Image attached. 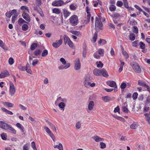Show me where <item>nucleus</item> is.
<instances>
[{
	"label": "nucleus",
	"mask_w": 150,
	"mask_h": 150,
	"mask_svg": "<svg viewBox=\"0 0 150 150\" xmlns=\"http://www.w3.org/2000/svg\"><path fill=\"white\" fill-rule=\"evenodd\" d=\"M76 6L74 5L73 4H71L69 6V8L70 9L73 11L76 10Z\"/></svg>",
	"instance_id": "43"
},
{
	"label": "nucleus",
	"mask_w": 150,
	"mask_h": 150,
	"mask_svg": "<svg viewBox=\"0 0 150 150\" xmlns=\"http://www.w3.org/2000/svg\"><path fill=\"white\" fill-rule=\"evenodd\" d=\"M70 66V64L69 63H67V65L65 66H64L63 65H61L59 67V69L60 70L62 69H66L69 67Z\"/></svg>",
	"instance_id": "21"
},
{
	"label": "nucleus",
	"mask_w": 150,
	"mask_h": 150,
	"mask_svg": "<svg viewBox=\"0 0 150 150\" xmlns=\"http://www.w3.org/2000/svg\"><path fill=\"white\" fill-rule=\"evenodd\" d=\"M106 41L104 39H100L98 42V44L103 45L106 44Z\"/></svg>",
	"instance_id": "33"
},
{
	"label": "nucleus",
	"mask_w": 150,
	"mask_h": 150,
	"mask_svg": "<svg viewBox=\"0 0 150 150\" xmlns=\"http://www.w3.org/2000/svg\"><path fill=\"white\" fill-rule=\"evenodd\" d=\"M31 146L34 150H37L34 142L33 141L31 142Z\"/></svg>",
	"instance_id": "50"
},
{
	"label": "nucleus",
	"mask_w": 150,
	"mask_h": 150,
	"mask_svg": "<svg viewBox=\"0 0 150 150\" xmlns=\"http://www.w3.org/2000/svg\"><path fill=\"white\" fill-rule=\"evenodd\" d=\"M44 129L46 131V132L49 134L51 132V131L47 127H44Z\"/></svg>",
	"instance_id": "60"
},
{
	"label": "nucleus",
	"mask_w": 150,
	"mask_h": 150,
	"mask_svg": "<svg viewBox=\"0 0 150 150\" xmlns=\"http://www.w3.org/2000/svg\"><path fill=\"white\" fill-rule=\"evenodd\" d=\"M107 84L109 86L114 88L115 89L117 88L116 84L114 81H108L107 82Z\"/></svg>",
	"instance_id": "9"
},
{
	"label": "nucleus",
	"mask_w": 150,
	"mask_h": 150,
	"mask_svg": "<svg viewBox=\"0 0 150 150\" xmlns=\"http://www.w3.org/2000/svg\"><path fill=\"white\" fill-rule=\"evenodd\" d=\"M29 145L28 144H25L23 146V150H28Z\"/></svg>",
	"instance_id": "48"
},
{
	"label": "nucleus",
	"mask_w": 150,
	"mask_h": 150,
	"mask_svg": "<svg viewBox=\"0 0 150 150\" xmlns=\"http://www.w3.org/2000/svg\"><path fill=\"white\" fill-rule=\"evenodd\" d=\"M122 54L124 55L125 56L126 59H127L129 58V55L126 52L123 50L122 51Z\"/></svg>",
	"instance_id": "51"
},
{
	"label": "nucleus",
	"mask_w": 150,
	"mask_h": 150,
	"mask_svg": "<svg viewBox=\"0 0 150 150\" xmlns=\"http://www.w3.org/2000/svg\"><path fill=\"white\" fill-rule=\"evenodd\" d=\"M41 52V51L40 50H36L34 51V54L36 56H38L40 55Z\"/></svg>",
	"instance_id": "40"
},
{
	"label": "nucleus",
	"mask_w": 150,
	"mask_h": 150,
	"mask_svg": "<svg viewBox=\"0 0 150 150\" xmlns=\"http://www.w3.org/2000/svg\"><path fill=\"white\" fill-rule=\"evenodd\" d=\"M38 45V44L36 43H33L31 46L30 48L32 50H35L37 47Z\"/></svg>",
	"instance_id": "28"
},
{
	"label": "nucleus",
	"mask_w": 150,
	"mask_h": 150,
	"mask_svg": "<svg viewBox=\"0 0 150 150\" xmlns=\"http://www.w3.org/2000/svg\"><path fill=\"white\" fill-rule=\"evenodd\" d=\"M0 46L5 50H8V48L4 47V42L1 40H0Z\"/></svg>",
	"instance_id": "35"
},
{
	"label": "nucleus",
	"mask_w": 150,
	"mask_h": 150,
	"mask_svg": "<svg viewBox=\"0 0 150 150\" xmlns=\"http://www.w3.org/2000/svg\"><path fill=\"white\" fill-rule=\"evenodd\" d=\"M101 69H94L93 71V74L97 76H101Z\"/></svg>",
	"instance_id": "14"
},
{
	"label": "nucleus",
	"mask_w": 150,
	"mask_h": 150,
	"mask_svg": "<svg viewBox=\"0 0 150 150\" xmlns=\"http://www.w3.org/2000/svg\"><path fill=\"white\" fill-rule=\"evenodd\" d=\"M138 93L137 92L134 93L132 95V98L134 100H135L137 98Z\"/></svg>",
	"instance_id": "56"
},
{
	"label": "nucleus",
	"mask_w": 150,
	"mask_h": 150,
	"mask_svg": "<svg viewBox=\"0 0 150 150\" xmlns=\"http://www.w3.org/2000/svg\"><path fill=\"white\" fill-rule=\"evenodd\" d=\"M64 4V2L62 0H58L53 1L52 3V6H62Z\"/></svg>",
	"instance_id": "7"
},
{
	"label": "nucleus",
	"mask_w": 150,
	"mask_h": 150,
	"mask_svg": "<svg viewBox=\"0 0 150 150\" xmlns=\"http://www.w3.org/2000/svg\"><path fill=\"white\" fill-rule=\"evenodd\" d=\"M48 51L47 50H44L42 52V56L43 57L46 56L48 54Z\"/></svg>",
	"instance_id": "45"
},
{
	"label": "nucleus",
	"mask_w": 150,
	"mask_h": 150,
	"mask_svg": "<svg viewBox=\"0 0 150 150\" xmlns=\"http://www.w3.org/2000/svg\"><path fill=\"white\" fill-rule=\"evenodd\" d=\"M94 102L92 101H91L89 103L88 105V109L89 110H91L94 107Z\"/></svg>",
	"instance_id": "17"
},
{
	"label": "nucleus",
	"mask_w": 150,
	"mask_h": 150,
	"mask_svg": "<svg viewBox=\"0 0 150 150\" xmlns=\"http://www.w3.org/2000/svg\"><path fill=\"white\" fill-rule=\"evenodd\" d=\"M138 85L140 86L146 88H147V90L149 91L150 93V87L146 84L145 81L141 80H139L138 81Z\"/></svg>",
	"instance_id": "5"
},
{
	"label": "nucleus",
	"mask_w": 150,
	"mask_h": 150,
	"mask_svg": "<svg viewBox=\"0 0 150 150\" xmlns=\"http://www.w3.org/2000/svg\"><path fill=\"white\" fill-rule=\"evenodd\" d=\"M127 86V84L124 83V82H123L122 83L120 87L121 89H124Z\"/></svg>",
	"instance_id": "47"
},
{
	"label": "nucleus",
	"mask_w": 150,
	"mask_h": 150,
	"mask_svg": "<svg viewBox=\"0 0 150 150\" xmlns=\"http://www.w3.org/2000/svg\"><path fill=\"white\" fill-rule=\"evenodd\" d=\"M99 19L100 18H99ZM100 20L97 17L96 18V22H95V28H98V29L101 30L102 29V27L103 26V24L100 21Z\"/></svg>",
	"instance_id": "4"
},
{
	"label": "nucleus",
	"mask_w": 150,
	"mask_h": 150,
	"mask_svg": "<svg viewBox=\"0 0 150 150\" xmlns=\"http://www.w3.org/2000/svg\"><path fill=\"white\" fill-rule=\"evenodd\" d=\"M133 31L136 33H137L138 32V29L137 26H134L133 27Z\"/></svg>",
	"instance_id": "57"
},
{
	"label": "nucleus",
	"mask_w": 150,
	"mask_h": 150,
	"mask_svg": "<svg viewBox=\"0 0 150 150\" xmlns=\"http://www.w3.org/2000/svg\"><path fill=\"white\" fill-rule=\"evenodd\" d=\"M1 110L3 112H5L7 114L10 115H13V113L12 112L7 110L5 108H2Z\"/></svg>",
	"instance_id": "25"
},
{
	"label": "nucleus",
	"mask_w": 150,
	"mask_h": 150,
	"mask_svg": "<svg viewBox=\"0 0 150 150\" xmlns=\"http://www.w3.org/2000/svg\"><path fill=\"white\" fill-rule=\"evenodd\" d=\"M100 148L101 149H103L106 147V146L105 144L103 142H100Z\"/></svg>",
	"instance_id": "52"
},
{
	"label": "nucleus",
	"mask_w": 150,
	"mask_h": 150,
	"mask_svg": "<svg viewBox=\"0 0 150 150\" xmlns=\"http://www.w3.org/2000/svg\"><path fill=\"white\" fill-rule=\"evenodd\" d=\"M87 47L85 46L83 47V56L84 57H85L87 52Z\"/></svg>",
	"instance_id": "31"
},
{
	"label": "nucleus",
	"mask_w": 150,
	"mask_h": 150,
	"mask_svg": "<svg viewBox=\"0 0 150 150\" xmlns=\"http://www.w3.org/2000/svg\"><path fill=\"white\" fill-rule=\"evenodd\" d=\"M63 14L64 16L67 18L70 14V13L66 9L63 10Z\"/></svg>",
	"instance_id": "26"
},
{
	"label": "nucleus",
	"mask_w": 150,
	"mask_h": 150,
	"mask_svg": "<svg viewBox=\"0 0 150 150\" xmlns=\"http://www.w3.org/2000/svg\"><path fill=\"white\" fill-rule=\"evenodd\" d=\"M65 104L64 102H61L59 104V107L61 108H62L63 110H64V108L65 106Z\"/></svg>",
	"instance_id": "36"
},
{
	"label": "nucleus",
	"mask_w": 150,
	"mask_h": 150,
	"mask_svg": "<svg viewBox=\"0 0 150 150\" xmlns=\"http://www.w3.org/2000/svg\"><path fill=\"white\" fill-rule=\"evenodd\" d=\"M1 137L2 139L6 140V135L5 133H3L1 135Z\"/></svg>",
	"instance_id": "55"
},
{
	"label": "nucleus",
	"mask_w": 150,
	"mask_h": 150,
	"mask_svg": "<svg viewBox=\"0 0 150 150\" xmlns=\"http://www.w3.org/2000/svg\"><path fill=\"white\" fill-rule=\"evenodd\" d=\"M54 148H57L59 150H63L62 145L60 143L59 144V145H54Z\"/></svg>",
	"instance_id": "23"
},
{
	"label": "nucleus",
	"mask_w": 150,
	"mask_h": 150,
	"mask_svg": "<svg viewBox=\"0 0 150 150\" xmlns=\"http://www.w3.org/2000/svg\"><path fill=\"white\" fill-rule=\"evenodd\" d=\"M98 53V52H97V51L94 53L93 54V56L95 58L99 59H100V57L99 55H97Z\"/></svg>",
	"instance_id": "61"
},
{
	"label": "nucleus",
	"mask_w": 150,
	"mask_h": 150,
	"mask_svg": "<svg viewBox=\"0 0 150 150\" xmlns=\"http://www.w3.org/2000/svg\"><path fill=\"white\" fill-rule=\"evenodd\" d=\"M130 65L136 73H141L142 70L139 65L137 63L135 62H132L130 64Z\"/></svg>",
	"instance_id": "2"
},
{
	"label": "nucleus",
	"mask_w": 150,
	"mask_h": 150,
	"mask_svg": "<svg viewBox=\"0 0 150 150\" xmlns=\"http://www.w3.org/2000/svg\"><path fill=\"white\" fill-rule=\"evenodd\" d=\"M0 127L3 129L9 130L13 134H15L16 133V131L11 125L6 123L3 121H0Z\"/></svg>",
	"instance_id": "1"
},
{
	"label": "nucleus",
	"mask_w": 150,
	"mask_h": 150,
	"mask_svg": "<svg viewBox=\"0 0 150 150\" xmlns=\"http://www.w3.org/2000/svg\"><path fill=\"white\" fill-rule=\"evenodd\" d=\"M14 63V60L13 59L12 57H10L8 60V63L9 64L11 65L13 64Z\"/></svg>",
	"instance_id": "53"
},
{
	"label": "nucleus",
	"mask_w": 150,
	"mask_h": 150,
	"mask_svg": "<svg viewBox=\"0 0 150 150\" xmlns=\"http://www.w3.org/2000/svg\"><path fill=\"white\" fill-rule=\"evenodd\" d=\"M101 75L105 77H108L109 76L107 71L104 68L101 69Z\"/></svg>",
	"instance_id": "15"
},
{
	"label": "nucleus",
	"mask_w": 150,
	"mask_h": 150,
	"mask_svg": "<svg viewBox=\"0 0 150 150\" xmlns=\"http://www.w3.org/2000/svg\"><path fill=\"white\" fill-rule=\"evenodd\" d=\"M137 124L136 122H134L132 125L130 126V127L132 129H135L137 127Z\"/></svg>",
	"instance_id": "34"
},
{
	"label": "nucleus",
	"mask_w": 150,
	"mask_h": 150,
	"mask_svg": "<svg viewBox=\"0 0 150 150\" xmlns=\"http://www.w3.org/2000/svg\"><path fill=\"white\" fill-rule=\"evenodd\" d=\"M22 16L24 19L28 22L30 21V16L27 13H24L22 14Z\"/></svg>",
	"instance_id": "12"
},
{
	"label": "nucleus",
	"mask_w": 150,
	"mask_h": 150,
	"mask_svg": "<svg viewBox=\"0 0 150 150\" xmlns=\"http://www.w3.org/2000/svg\"><path fill=\"white\" fill-rule=\"evenodd\" d=\"M1 75L3 78H4L7 76H9V74L8 71L7 70H5L3 72L1 73Z\"/></svg>",
	"instance_id": "20"
},
{
	"label": "nucleus",
	"mask_w": 150,
	"mask_h": 150,
	"mask_svg": "<svg viewBox=\"0 0 150 150\" xmlns=\"http://www.w3.org/2000/svg\"><path fill=\"white\" fill-rule=\"evenodd\" d=\"M59 100L64 102H66L67 101V100L66 98H62L61 96L57 98V101Z\"/></svg>",
	"instance_id": "41"
},
{
	"label": "nucleus",
	"mask_w": 150,
	"mask_h": 150,
	"mask_svg": "<svg viewBox=\"0 0 150 150\" xmlns=\"http://www.w3.org/2000/svg\"><path fill=\"white\" fill-rule=\"evenodd\" d=\"M92 138L96 142H99L104 141V139L97 135H95L92 137Z\"/></svg>",
	"instance_id": "11"
},
{
	"label": "nucleus",
	"mask_w": 150,
	"mask_h": 150,
	"mask_svg": "<svg viewBox=\"0 0 150 150\" xmlns=\"http://www.w3.org/2000/svg\"><path fill=\"white\" fill-rule=\"evenodd\" d=\"M60 61L61 62H62V64H63L65 65L67 63V62H66L65 60L63 58H60Z\"/></svg>",
	"instance_id": "64"
},
{
	"label": "nucleus",
	"mask_w": 150,
	"mask_h": 150,
	"mask_svg": "<svg viewBox=\"0 0 150 150\" xmlns=\"http://www.w3.org/2000/svg\"><path fill=\"white\" fill-rule=\"evenodd\" d=\"M18 23L20 25H21L23 23H26L27 24L28 23V22L25 21L22 18H20L18 20Z\"/></svg>",
	"instance_id": "22"
},
{
	"label": "nucleus",
	"mask_w": 150,
	"mask_h": 150,
	"mask_svg": "<svg viewBox=\"0 0 150 150\" xmlns=\"http://www.w3.org/2000/svg\"><path fill=\"white\" fill-rule=\"evenodd\" d=\"M52 12L56 14H59L61 12L59 9L57 8H54L52 10Z\"/></svg>",
	"instance_id": "30"
},
{
	"label": "nucleus",
	"mask_w": 150,
	"mask_h": 150,
	"mask_svg": "<svg viewBox=\"0 0 150 150\" xmlns=\"http://www.w3.org/2000/svg\"><path fill=\"white\" fill-rule=\"evenodd\" d=\"M61 41V40H58L56 41V42H53L52 44V46L55 48H57L62 44Z\"/></svg>",
	"instance_id": "13"
},
{
	"label": "nucleus",
	"mask_w": 150,
	"mask_h": 150,
	"mask_svg": "<svg viewBox=\"0 0 150 150\" xmlns=\"http://www.w3.org/2000/svg\"><path fill=\"white\" fill-rule=\"evenodd\" d=\"M109 9L111 11H114L116 9V7L115 5H112L110 6Z\"/></svg>",
	"instance_id": "38"
},
{
	"label": "nucleus",
	"mask_w": 150,
	"mask_h": 150,
	"mask_svg": "<svg viewBox=\"0 0 150 150\" xmlns=\"http://www.w3.org/2000/svg\"><path fill=\"white\" fill-rule=\"evenodd\" d=\"M65 45L67 43L70 39L66 35H64L63 37Z\"/></svg>",
	"instance_id": "18"
},
{
	"label": "nucleus",
	"mask_w": 150,
	"mask_h": 150,
	"mask_svg": "<svg viewBox=\"0 0 150 150\" xmlns=\"http://www.w3.org/2000/svg\"><path fill=\"white\" fill-rule=\"evenodd\" d=\"M39 62L38 61L37 59H34L32 65L35 66Z\"/></svg>",
	"instance_id": "58"
},
{
	"label": "nucleus",
	"mask_w": 150,
	"mask_h": 150,
	"mask_svg": "<svg viewBox=\"0 0 150 150\" xmlns=\"http://www.w3.org/2000/svg\"><path fill=\"white\" fill-rule=\"evenodd\" d=\"M122 111L123 112L127 113L129 112L128 109L125 106H123L122 108Z\"/></svg>",
	"instance_id": "49"
},
{
	"label": "nucleus",
	"mask_w": 150,
	"mask_h": 150,
	"mask_svg": "<svg viewBox=\"0 0 150 150\" xmlns=\"http://www.w3.org/2000/svg\"><path fill=\"white\" fill-rule=\"evenodd\" d=\"M46 122L47 123L48 125L50 126V127L52 129L54 130L55 132H57V130L56 128L53 124L47 120L46 121Z\"/></svg>",
	"instance_id": "16"
},
{
	"label": "nucleus",
	"mask_w": 150,
	"mask_h": 150,
	"mask_svg": "<svg viewBox=\"0 0 150 150\" xmlns=\"http://www.w3.org/2000/svg\"><path fill=\"white\" fill-rule=\"evenodd\" d=\"M98 33L97 32L95 33L94 36L93 38V42H95L97 38Z\"/></svg>",
	"instance_id": "32"
},
{
	"label": "nucleus",
	"mask_w": 150,
	"mask_h": 150,
	"mask_svg": "<svg viewBox=\"0 0 150 150\" xmlns=\"http://www.w3.org/2000/svg\"><path fill=\"white\" fill-rule=\"evenodd\" d=\"M3 104L5 106H7L8 107H13V104L11 103L7 102H4L3 103Z\"/></svg>",
	"instance_id": "19"
},
{
	"label": "nucleus",
	"mask_w": 150,
	"mask_h": 150,
	"mask_svg": "<svg viewBox=\"0 0 150 150\" xmlns=\"http://www.w3.org/2000/svg\"><path fill=\"white\" fill-rule=\"evenodd\" d=\"M83 83L86 87L88 88L90 86L91 82H90L89 81H84Z\"/></svg>",
	"instance_id": "44"
},
{
	"label": "nucleus",
	"mask_w": 150,
	"mask_h": 150,
	"mask_svg": "<svg viewBox=\"0 0 150 150\" xmlns=\"http://www.w3.org/2000/svg\"><path fill=\"white\" fill-rule=\"evenodd\" d=\"M105 90L107 92H109L112 91L113 90H114V91H117V89H115V88L108 89V88H105Z\"/></svg>",
	"instance_id": "59"
},
{
	"label": "nucleus",
	"mask_w": 150,
	"mask_h": 150,
	"mask_svg": "<svg viewBox=\"0 0 150 150\" xmlns=\"http://www.w3.org/2000/svg\"><path fill=\"white\" fill-rule=\"evenodd\" d=\"M103 100L105 102H109L110 100H112L114 98L106 96H103L102 98Z\"/></svg>",
	"instance_id": "10"
},
{
	"label": "nucleus",
	"mask_w": 150,
	"mask_h": 150,
	"mask_svg": "<svg viewBox=\"0 0 150 150\" xmlns=\"http://www.w3.org/2000/svg\"><path fill=\"white\" fill-rule=\"evenodd\" d=\"M120 109L119 106H117L115 108L114 112L116 113L117 112H120Z\"/></svg>",
	"instance_id": "62"
},
{
	"label": "nucleus",
	"mask_w": 150,
	"mask_h": 150,
	"mask_svg": "<svg viewBox=\"0 0 150 150\" xmlns=\"http://www.w3.org/2000/svg\"><path fill=\"white\" fill-rule=\"evenodd\" d=\"M81 67V64L79 58L76 59V61L75 62L74 69L76 70H79Z\"/></svg>",
	"instance_id": "8"
},
{
	"label": "nucleus",
	"mask_w": 150,
	"mask_h": 150,
	"mask_svg": "<svg viewBox=\"0 0 150 150\" xmlns=\"http://www.w3.org/2000/svg\"><path fill=\"white\" fill-rule=\"evenodd\" d=\"M28 26L27 24H23L22 26V29L23 31H26L28 29Z\"/></svg>",
	"instance_id": "39"
},
{
	"label": "nucleus",
	"mask_w": 150,
	"mask_h": 150,
	"mask_svg": "<svg viewBox=\"0 0 150 150\" xmlns=\"http://www.w3.org/2000/svg\"><path fill=\"white\" fill-rule=\"evenodd\" d=\"M144 116L145 117L146 119L148 122V123L150 124V117L149 116V113H145L144 114Z\"/></svg>",
	"instance_id": "24"
},
{
	"label": "nucleus",
	"mask_w": 150,
	"mask_h": 150,
	"mask_svg": "<svg viewBox=\"0 0 150 150\" xmlns=\"http://www.w3.org/2000/svg\"><path fill=\"white\" fill-rule=\"evenodd\" d=\"M67 43L70 47L72 49L74 48V46L73 43L71 40Z\"/></svg>",
	"instance_id": "37"
},
{
	"label": "nucleus",
	"mask_w": 150,
	"mask_h": 150,
	"mask_svg": "<svg viewBox=\"0 0 150 150\" xmlns=\"http://www.w3.org/2000/svg\"><path fill=\"white\" fill-rule=\"evenodd\" d=\"M9 91L11 96H13L16 92V89L14 86L13 83L11 82L10 83Z\"/></svg>",
	"instance_id": "6"
},
{
	"label": "nucleus",
	"mask_w": 150,
	"mask_h": 150,
	"mask_svg": "<svg viewBox=\"0 0 150 150\" xmlns=\"http://www.w3.org/2000/svg\"><path fill=\"white\" fill-rule=\"evenodd\" d=\"M135 39V35L133 33H130L129 36V39L132 41H134Z\"/></svg>",
	"instance_id": "27"
},
{
	"label": "nucleus",
	"mask_w": 150,
	"mask_h": 150,
	"mask_svg": "<svg viewBox=\"0 0 150 150\" xmlns=\"http://www.w3.org/2000/svg\"><path fill=\"white\" fill-rule=\"evenodd\" d=\"M69 21L70 23L72 25L75 26L77 24L78 16L76 15H73L70 18Z\"/></svg>",
	"instance_id": "3"
},
{
	"label": "nucleus",
	"mask_w": 150,
	"mask_h": 150,
	"mask_svg": "<svg viewBox=\"0 0 150 150\" xmlns=\"http://www.w3.org/2000/svg\"><path fill=\"white\" fill-rule=\"evenodd\" d=\"M120 16H121L120 15V14L119 13H114L113 15V18H117L118 17Z\"/></svg>",
	"instance_id": "63"
},
{
	"label": "nucleus",
	"mask_w": 150,
	"mask_h": 150,
	"mask_svg": "<svg viewBox=\"0 0 150 150\" xmlns=\"http://www.w3.org/2000/svg\"><path fill=\"white\" fill-rule=\"evenodd\" d=\"M97 52L101 56H103L104 54V50L103 49L99 48Z\"/></svg>",
	"instance_id": "29"
},
{
	"label": "nucleus",
	"mask_w": 150,
	"mask_h": 150,
	"mask_svg": "<svg viewBox=\"0 0 150 150\" xmlns=\"http://www.w3.org/2000/svg\"><path fill=\"white\" fill-rule=\"evenodd\" d=\"M140 48L142 49H144L145 48V44L144 42H140L139 43Z\"/></svg>",
	"instance_id": "46"
},
{
	"label": "nucleus",
	"mask_w": 150,
	"mask_h": 150,
	"mask_svg": "<svg viewBox=\"0 0 150 150\" xmlns=\"http://www.w3.org/2000/svg\"><path fill=\"white\" fill-rule=\"evenodd\" d=\"M116 5L117 6L121 7L123 5V3L121 1H118Z\"/></svg>",
	"instance_id": "54"
},
{
	"label": "nucleus",
	"mask_w": 150,
	"mask_h": 150,
	"mask_svg": "<svg viewBox=\"0 0 150 150\" xmlns=\"http://www.w3.org/2000/svg\"><path fill=\"white\" fill-rule=\"evenodd\" d=\"M81 122L78 121L76 124V127L77 129H79L81 128Z\"/></svg>",
	"instance_id": "42"
}]
</instances>
